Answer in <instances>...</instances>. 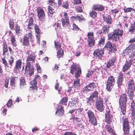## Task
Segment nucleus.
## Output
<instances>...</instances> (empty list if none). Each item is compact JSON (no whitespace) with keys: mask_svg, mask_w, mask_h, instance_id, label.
<instances>
[{"mask_svg":"<svg viewBox=\"0 0 135 135\" xmlns=\"http://www.w3.org/2000/svg\"><path fill=\"white\" fill-rule=\"evenodd\" d=\"M129 31L131 33L135 32V26L133 24L130 25L129 28Z\"/></svg>","mask_w":135,"mask_h":135,"instance_id":"47","label":"nucleus"},{"mask_svg":"<svg viewBox=\"0 0 135 135\" xmlns=\"http://www.w3.org/2000/svg\"><path fill=\"white\" fill-rule=\"evenodd\" d=\"M11 41L14 48L17 45V41L15 38L13 34H12L10 36Z\"/></svg>","mask_w":135,"mask_h":135,"instance_id":"29","label":"nucleus"},{"mask_svg":"<svg viewBox=\"0 0 135 135\" xmlns=\"http://www.w3.org/2000/svg\"><path fill=\"white\" fill-rule=\"evenodd\" d=\"M59 83H57L55 84V88L56 90H57L59 92L61 90L62 88L61 87H59Z\"/></svg>","mask_w":135,"mask_h":135,"instance_id":"55","label":"nucleus"},{"mask_svg":"<svg viewBox=\"0 0 135 135\" xmlns=\"http://www.w3.org/2000/svg\"><path fill=\"white\" fill-rule=\"evenodd\" d=\"M87 36L88 42L89 45L91 46L94 45L95 40L94 37L93 33V32H90L88 33Z\"/></svg>","mask_w":135,"mask_h":135,"instance_id":"10","label":"nucleus"},{"mask_svg":"<svg viewBox=\"0 0 135 135\" xmlns=\"http://www.w3.org/2000/svg\"><path fill=\"white\" fill-rule=\"evenodd\" d=\"M20 88H22L25 87L26 85V81L24 77H22L20 78Z\"/></svg>","mask_w":135,"mask_h":135,"instance_id":"26","label":"nucleus"},{"mask_svg":"<svg viewBox=\"0 0 135 135\" xmlns=\"http://www.w3.org/2000/svg\"><path fill=\"white\" fill-rule=\"evenodd\" d=\"M63 54V51L62 49H61L58 51L57 56L58 58H59L62 56Z\"/></svg>","mask_w":135,"mask_h":135,"instance_id":"40","label":"nucleus"},{"mask_svg":"<svg viewBox=\"0 0 135 135\" xmlns=\"http://www.w3.org/2000/svg\"><path fill=\"white\" fill-rule=\"evenodd\" d=\"M109 25H104L102 29L103 30V33L105 34H107L109 31Z\"/></svg>","mask_w":135,"mask_h":135,"instance_id":"33","label":"nucleus"},{"mask_svg":"<svg viewBox=\"0 0 135 135\" xmlns=\"http://www.w3.org/2000/svg\"><path fill=\"white\" fill-rule=\"evenodd\" d=\"M127 101L126 95L125 94L122 95L119 99V103L122 113L124 115L125 114L126 112Z\"/></svg>","mask_w":135,"mask_h":135,"instance_id":"2","label":"nucleus"},{"mask_svg":"<svg viewBox=\"0 0 135 135\" xmlns=\"http://www.w3.org/2000/svg\"><path fill=\"white\" fill-rule=\"evenodd\" d=\"M35 32L37 33V35L40 33V29L39 28L38 26L36 25H35Z\"/></svg>","mask_w":135,"mask_h":135,"instance_id":"53","label":"nucleus"},{"mask_svg":"<svg viewBox=\"0 0 135 135\" xmlns=\"http://www.w3.org/2000/svg\"><path fill=\"white\" fill-rule=\"evenodd\" d=\"M61 5L62 7L65 9H68L69 8V4L68 1L63 2Z\"/></svg>","mask_w":135,"mask_h":135,"instance_id":"42","label":"nucleus"},{"mask_svg":"<svg viewBox=\"0 0 135 135\" xmlns=\"http://www.w3.org/2000/svg\"><path fill=\"white\" fill-rule=\"evenodd\" d=\"M68 101V99L64 97L61 100L59 103L60 105H62L67 102Z\"/></svg>","mask_w":135,"mask_h":135,"instance_id":"49","label":"nucleus"},{"mask_svg":"<svg viewBox=\"0 0 135 135\" xmlns=\"http://www.w3.org/2000/svg\"><path fill=\"white\" fill-rule=\"evenodd\" d=\"M104 48L106 49L111 52H115L116 51L115 45L114 44L112 45L111 42L108 41L105 44Z\"/></svg>","mask_w":135,"mask_h":135,"instance_id":"9","label":"nucleus"},{"mask_svg":"<svg viewBox=\"0 0 135 135\" xmlns=\"http://www.w3.org/2000/svg\"><path fill=\"white\" fill-rule=\"evenodd\" d=\"M104 54V51L102 49H97L95 50L94 52V55L99 58L102 56Z\"/></svg>","mask_w":135,"mask_h":135,"instance_id":"19","label":"nucleus"},{"mask_svg":"<svg viewBox=\"0 0 135 135\" xmlns=\"http://www.w3.org/2000/svg\"><path fill=\"white\" fill-rule=\"evenodd\" d=\"M40 78V76L38 75H36L35 76L33 80L31 82V86L30 87V89L33 90L37 89V81L39 80Z\"/></svg>","mask_w":135,"mask_h":135,"instance_id":"13","label":"nucleus"},{"mask_svg":"<svg viewBox=\"0 0 135 135\" xmlns=\"http://www.w3.org/2000/svg\"><path fill=\"white\" fill-rule=\"evenodd\" d=\"M97 119H89V122L93 124L96 125L97 124Z\"/></svg>","mask_w":135,"mask_h":135,"instance_id":"50","label":"nucleus"},{"mask_svg":"<svg viewBox=\"0 0 135 135\" xmlns=\"http://www.w3.org/2000/svg\"><path fill=\"white\" fill-rule=\"evenodd\" d=\"M35 55L33 54L29 55L27 57L26 60V63H29L31 64L35 62Z\"/></svg>","mask_w":135,"mask_h":135,"instance_id":"21","label":"nucleus"},{"mask_svg":"<svg viewBox=\"0 0 135 135\" xmlns=\"http://www.w3.org/2000/svg\"><path fill=\"white\" fill-rule=\"evenodd\" d=\"M54 26L56 30L58 31L60 28V24L58 23H56L55 24Z\"/></svg>","mask_w":135,"mask_h":135,"instance_id":"57","label":"nucleus"},{"mask_svg":"<svg viewBox=\"0 0 135 135\" xmlns=\"http://www.w3.org/2000/svg\"><path fill=\"white\" fill-rule=\"evenodd\" d=\"M94 9L98 11H102L104 9V7L102 5H95L93 6Z\"/></svg>","mask_w":135,"mask_h":135,"instance_id":"28","label":"nucleus"},{"mask_svg":"<svg viewBox=\"0 0 135 135\" xmlns=\"http://www.w3.org/2000/svg\"><path fill=\"white\" fill-rule=\"evenodd\" d=\"M87 85L88 87L90 89V91L93 90L96 87L95 83L93 82L90 83Z\"/></svg>","mask_w":135,"mask_h":135,"instance_id":"37","label":"nucleus"},{"mask_svg":"<svg viewBox=\"0 0 135 135\" xmlns=\"http://www.w3.org/2000/svg\"><path fill=\"white\" fill-rule=\"evenodd\" d=\"M71 72L72 74L75 73V76L76 78L79 77L81 73L80 67L78 66L75 64L72 65L71 67Z\"/></svg>","mask_w":135,"mask_h":135,"instance_id":"5","label":"nucleus"},{"mask_svg":"<svg viewBox=\"0 0 135 135\" xmlns=\"http://www.w3.org/2000/svg\"><path fill=\"white\" fill-rule=\"evenodd\" d=\"M48 9L49 12V15L51 17H54V16L53 15V14L55 12V10L53 8V7L49 6L48 7Z\"/></svg>","mask_w":135,"mask_h":135,"instance_id":"27","label":"nucleus"},{"mask_svg":"<svg viewBox=\"0 0 135 135\" xmlns=\"http://www.w3.org/2000/svg\"><path fill=\"white\" fill-rule=\"evenodd\" d=\"M64 113L63 108L62 105H58V108L57 111L56 112V114L57 115L61 116L63 115Z\"/></svg>","mask_w":135,"mask_h":135,"instance_id":"22","label":"nucleus"},{"mask_svg":"<svg viewBox=\"0 0 135 135\" xmlns=\"http://www.w3.org/2000/svg\"><path fill=\"white\" fill-rule=\"evenodd\" d=\"M96 107L98 110L100 112H102L104 110V107L102 101L101 99H98L96 103Z\"/></svg>","mask_w":135,"mask_h":135,"instance_id":"16","label":"nucleus"},{"mask_svg":"<svg viewBox=\"0 0 135 135\" xmlns=\"http://www.w3.org/2000/svg\"><path fill=\"white\" fill-rule=\"evenodd\" d=\"M2 46H3V56H5L6 53H7L8 51V50L7 49V43L5 41H3Z\"/></svg>","mask_w":135,"mask_h":135,"instance_id":"25","label":"nucleus"},{"mask_svg":"<svg viewBox=\"0 0 135 135\" xmlns=\"http://www.w3.org/2000/svg\"><path fill=\"white\" fill-rule=\"evenodd\" d=\"M33 18L32 17H30L28 23V29H31L33 27Z\"/></svg>","mask_w":135,"mask_h":135,"instance_id":"30","label":"nucleus"},{"mask_svg":"<svg viewBox=\"0 0 135 135\" xmlns=\"http://www.w3.org/2000/svg\"><path fill=\"white\" fill-rule=\"evenodd\" d=\"M105 38L104 37H101L100 38L99 43L98 44V47L103 46L104 44Z\"/></svg>","mask_w":135,"mask_h":135,"instance_id":"31","label":"nucleus"},{"mask_svg":"<svg viewBox=\"0 0 135 135\" xmlns=\"http://www.w3.org/2000/svg\"><path fill=\"white\" fill-rule=\"evenodd\" d=\"M112 108L110 104L107 103L105 118H112L114 116V113L112 112Z\"/></svg>","mask_w":135,"mask_h":135,"instance_id":"7","label":"nucleus"},{"mask_svg":"<svg viewBox=\"0 0 135 135\" xmlns=\"http://www.w3.org/2000/svg\"><path fill=\"white\" fill-rule=\"evenodd\" d=\"M83 92L86 93V92H88L90 91V89L88 87V86L87 85L83 88Z\"/></svg>","mask_w":135,"mask_h":135,"instance_id":"62","label":"nucleus"},{"mask_svg":"<svg viewBox=\"0 0 135 135\" xmlns=\"http://www.w3.org/2000/svg\"><path fill=\"white\" fill-rule=\"evenodd\" d=\"M12 104V101L11 99H10L8 102L7 105V106L8 107H11Z\"/></svg>","mask_w":135,"mask_h":135,"instance_id":"60","label":"nucleus"},{"mask_svg":"<svg viewBox=\"0 0 135 135\" xmlns=\"http://www.w3.org/2000/svg\"><path fill=\"white\" fill-rule=\"evenodd\" d=\"M123 79V75L121 73L119 74L118 76L117 80V84L119 88H120L122 85Z\"/></svg>","mask_w":135,"mask_h":135,"instance_id":"24","label":"nucleus"},{"mask_svg":"<svg viewBox=\"0 0 135 135\" xmlns=\"http://www.w3.org/2000/svg\"><path fill=\"white\" fill-rule=\"evenodd\" d=\"M129 127H123V130L124 135L129 134Z\"/></svg>","mask_w":135,"mask_h":135,"instance_id":"35","label":"nucleus"},{"mask_svg":"<svg viewBox=\"0 0 135 135\" xmlns=\"http://www.w3.org/2000/svg\"><path fill=\"white\" fill-rule=\"evenodd\" d=\"M93 98L92 97H90V96L89 98H88L87 100V103L89 105L92 104V103H94V100Z\"/></svg>","mask_w":135,"mask_h":135,"instance_id":"45","label":"nucleus"},{"mask_svg":"<svg viewBox=\"0 0 135 135\" xmlns=\"http://www.w3.org/2000/svg\"><path fill=\"white\" fill-rule=\"evenodd\" d=\"M98 93L97 91H95L90 96V97H92L93 98H97L98 97Z\"/></svg>","mask_w":135,"mask_h":135,"instance_id":"52","label":"nucleus"},{"mask_svg":"<svg viewBox=\"0 0 135 135\" xmlns=\"http://www.w3.org/2000/svg\"><path fill=\"white\" fill-rule=\"evenodd\" d=\"M123 31L119 29L114 30L113 32L108 34V39L112 42H116L119 40V36L123 35Z\"/></svg>","mask_w":135,"mask_h":135,"instance_id":"1","label":"nucleus"},{"mask_svg":"<svg viewBox=\"0 0 135 135\" xmlns=\"http://www.w3.org/2000/svg\"><path fill=\"white\" fill-rule=\"evenodd\" d=\"M115 61V58H112L108 62L107 65V67L108 68H109L112 66L114 64Z\"/></svg>","mask_w":135,"mask_h":135,"instance_id":"32","label":"nucleus"},{"mask_svg":"<svg viewBox=\"0 0 135 135\" xmlns=\"http://www.w3.org/2000/svg\"><path fill=\"white\" fill-rule=\"evenodd\" d=\"M73 30H78L80 29L74 23L73 25Z\"/></svg>","mask_w":135,"mask_h":135,"instance_id":"61","label":"nucleus"},{"mask_svg":"<svg viewBox=\"0 0 135 135\" xmlns=\"http://www.w3.org/2000/svg\"><path fill=\"white\" fill-rule=\"evenodd\" d=\"M123 9L125 13H127L131 11L133 12L135 11L134 10L131 8H126L125 7Z\"/></svg>","mask_w":135,"mask_h":135,"instance_id":"43","label":"nucleus"},{"mask_svg":"<svg viewBox=\"0 0 135 135\" xmlns=\"http://www.w3.org/2000/svg\"><path fill=\"white\" fill-rule=\"evenodd\" d=\"M48 2L49 5L53 6L54 7H55L57 4V3L55 2L54 0H48Z\"/></svg>","mask_w":135,"mask_h":135,"instance_id":"48","label":"nucleus"},{"mask_svg":"<svg viewBox=\"0 0 135 135\" xmlns=\"http://www.w3.org/2000/svg\"><path fill=\"white\" fill-rule=\"evenodd\" d=\"M130 44L129 46L123 51V52L126 54L124 55L128 54L129 57H132L135 55V44L131 43Z\"/></svg>","mask_w":135,"mask_h":135,"instance_id":"3","label":"nucleus"},{"mask_svg":"<svg viewBox=\"0 0 135 135\" xmlns=\"http://www.w3.org/2000/svg\"><path fill=\"white\" fill-rule=\"evenodd\" d=\"M95 70L97 72H98L99 74L100 73L102 74L103 72V71H104V70L103 69L102 67L101 66L100 67L96 68V69Z\"/></svg>","mask_w":135,"mask_h":135,"instance_id":"51","label":"nucleus"},{"mask_svg":"<svg viewBox=\"0 0 135 135\" xmlns=\"http://www.w3.org/2000/svg\"><path fill=\"white\" fill-rule=\"evenodd\" d=\"M84 44L80 43L78 45V49L82 51L84 49Z\"/></svg>","mask_w":135,"mask_h":135,"instance_id":"58","label":"nucleus"},{"mask_svg":"<svg viewBox=\"0 0 135 135\" xmlns=\"http://www.w3.org/2000/svg\"><path fill=\"white\" fill-rule=\"evenodd\" d=\"M103 18L104 21L105 22L108 24L111 23L112 21V18L109 14H105L103 15Z\"/></svg>","mask_w":135,"mask_h":135,"instance_id":"20","label":"nucleus"},{"mask_svg":"<svg viewBox=\"0 0 135 135\" xmlns=\"http://www.w3.org/2000/svg\"><path fill=\"white\" fill-rule=\"evenodd\" d=\"M31 64L29 63H26L25 69V74L30 76H32L34 73V68L31 65Z\"/></svg>","mask_w":135,"mask_h":135,"instance_id":"8","label":"nucleus"},{"mask_svg":"<svg viewBox=\"0 0 135 135\" xmlns=\"http://www.w3.org/2000/svg\"><path fill=\"white\" fill-rule=\"evenodd\" d=\"M22 62L21 59H18L16 61L15 63V65L13 69L15 72H18L21 68Z\"/></svg>","mask_w":135,"mask_h":135,"instance_id":"18","label":"nucleus"},{"mask_svg":"<svg viewBox=\"0 0 135 135\" xmlns=\"http://www.w3.org/2000/svg\"><path fill=\"white\" fill-rule=\"evenodd\" d=\"M90 15L93 18H95L97 15V13L95 10H93L89 13Z\"/></svg>","mask_w":135,"mask_h":135,"instance_id":"41","label":"nucleus"},{"mask_svg":"<svg viewBox=\"0 0 135 135\" xmlns=\"http://www.w3.org/2000/svg\"><path fill=\"white\" fill-rule=\"evenodd\" d=\"M115 83V80L114 77L111 76L108 78L106 84V89L108 91H110L113 87Z\"/></svg>","mask_w":135,"mask_h":135,"instance_id":"4","label":"nucleus"},{"mask_svg":"<svg viewBox=\"0 0 135 135\" xmlns=\"http://www.w3.org/2000/svg\"><path fill=\"white\" fill-rule=\"evenodd\" d=\"M9 24V27L11 30L13 29L14 28V23L12 20H10Z\"/></svg>","mask_w":135,"mask_h":135,"instance_id":"56","label":"nucleus"},{"mask_svg":"<svg viewBox=\"0 0 135 135\" xmlns=\"http://www.w3.org/2000/svg\"><path fill=\"white\" fill-rule=\"evenodd\" d=\"M2 60L3 61V64L4 65V67L6 68V67H9L8 65V64L7 61H6V60L4 58H3L2 59Z\"/></svg>","mask_w":135,"mask_h":135,"instance_id":"59","label":"nucleus"},{"mask_svg":"<svg viewBox=\"0 0 135 135\" xmlns=\"http://www.w3.org/2000/svg\"><path fill=\"white\" fill-rule=\"evenodd\" d=\"M74 84L72 86V89L74 90V92H78L80 89V85L79 79L77 78L74 80Z\"/></svg>","mask_w":135,"mask_h":135,"instance_id":"15","label":"nucleus"},{"mask_svg":"<svg viewBox=\"0 0 135 135\" xmlns=\"http://www.w3.org/2000/svg\"><path fill=\"white\" fill-rule=\"evenodd\" d=\"M29 45V42L28 37L27 36H25L23 38V45L28 46Z\"/></svg>","mask_w":135,"mask_h":135,"instance_id":"36","label":"nucleus"},{"mask_svg":"<svg viewBox=\"0 0 135 135\" xmlns=\"http://www.w3.org/2000/svg\"><path fill=\"white\" fill-rule=\"evenodd\" d=\"M15 77L12 76L10 78V83H15V81L16 80Z\"/></svg>","mask_w":135,"mask_h":135,"instance_id":"64","label":"nucleus"},{"mask_svg":"<svg viewBox=\"0 0 135 135\" xmlns=\"http://www.w3.org/2000/svg\"><path fill=\"white\" fill-rule=\"evenodd\" d=\"M95 70L94 69L89 70L88 71V73L86 74V76L87 77H89L93 74Z\"/></svg>","mask_w":135,"mask_h":135,"instance_id":"46","label":"nucleus"},{"mask_svg":"<svg viewBox=\"0 0 135 135\" xmlns=\"http://www.w3.org/2000/svg\"><path fill=\"white\" fill-rule=\"evenodd\" d=\"M105 130L109 133H111V134L113 135H115V131L112 128L111 126L107 124L105 125Z\"/></svg>","mask_w":135,"mask_h":135,"instance_id":"23","label":"nucleus"},{"mask_svg":"<svg viewBox=\"0 0 135 135\" xmlns=\"http://www.w3.org/2000/svg\"><path fill=\"white\" fill-rule=\"evenodd\" d=\"M102 74V76L103 78H104L107 77L108 73L105 70H104V71H103V72Z\"/></svg>","mask_w":135,"mask_h":135,"instance_id":"63","label":"nucleus"},{"mask_svg":"<svg viewBox=\"0 0 135 135\" xmlns=\"http://www.w3.org/2000/svg\"><path fill=\"white\" fill-rule=\"evenodd\" d=\"M129 59H127L125 62L123 68V71L125 72L128 70L130 67L134 60L132 57H130Z\"/></svg>","mask_w":135,"mask_h":135,"instance_id":"11","label":"nucleus"},{"mask_svg":"<svg viewBox=\"0 0 135 135\" xmlns=\"http://www.w3.org/2000/svg\"><path fill=\"white\" fill-rule=\"evenodd\" d=\"M131 107V118H135V105L134 104L133 105L132 104Z\"/></svg>","mask_w":135,"mask_h":135,"instance_id":"34","label":"nucleus"},{"mask_svg":"<svg viewBox=\"0 0 135 135\" xmlns=\"http://www.w3.org/2000/svg\"><path fill=\"white\" fill-rule=\"evenodd\" d=\"M38 16L40 20H41L44 18L45 15L43 9L40 7H38L37 9Z\"/></svg>","mask_w":135,"mask_h":135,"instance_id":"17","label":"nucleus"},{"mask_svg":"<svg viewBox=\"0 0 135 135\" xmlns=\"http://www.w3.org/2000/svg\"><path fill=\"white\" fill-rule=\"evenodd\" d=\"M122 122L123 127H129V122L128 119H123Z\"/></svg>","mask_w":135,"mask_h":135,"instance_id":"39","label":"nucleus"},{"mask_svg":"<svg viewBox=\"0 0 135 135\" xmlns=\"http://www.w3.org/2000/svg\"><path fill=\"white\" fill-rule=\"evenodd\" d=\"M135 89L134 82L133 79H132L128 82V94L130 95H133Z\"/></svg>","mask_w":135,"mask_h":135,"instance_id":"6","label":"nucleus"},{"mask_svg":"<svg viewBox=\"0 0 135 135\" xmlns=\"http://www.w3.org/2000/svg\"><path fill=\"white\" fill-rule=\"evenodd\" d=\"M87 113L89 118H94L95 116L92 112L89 110L88 111Z\"/></svg>","mask_w":135,"mask_h":135,"instance_id":"44","label":"nucleus"},{"mask_svg":"<svg viewBox=\"0 0 135 135\" xmlns=\"http://www.w3.org/2000/svg\"><path fill=\"white\" fill-rule=\"evenodd\" d=\"M64 16L61 20L62 25L65 27H68L69 25L68 16L66 12H64Z\"/></svg>","mask_w":135,"mask_h":135,"instance_id":"14","label":"nucleus"},{"mask_svg":"<svg viewBox=\"0 0 135 135\" xmlns=\"http://www.w3.org/2000/svg\"><path fill=\"white\" fill-rule=\"evenodd\" d=\"M55 47L57 50L58 49H60L61 47V44L59 42H57L55 41Z\"/></svg>","mask_w":135,"mask_h":135,"instance_id":"54","label":"nucleus"},{"mask_svg":"<svg viewBox=\"0 0 135 135\" xmlns=\"http://www.w3.org/2000/svg\"><path fill=\"white\" fill-rule=\"evenodd\" d=\"M80 112L76 109H74L70 110L68 114L70 115L71 118H78V117H80L81 115L79 114Z\"/></svg>","mask_w":135,"mask_h":135,"instance_id":"12","label":"nucleus"},{"mask_svg":"<svg viewBox=\"0 0 135 135\" xmlns=\"http://www.w3.org/2000/svg\"><path fill=\"white\" fill-rule=\"evenodd\" d=\"M14 62V59L13 57L12 56L10 57L8 60V62L9 63L8 64L9 65V67L10 68H12V66Z\"/></svg>","mask_w":135,"mask_h":135,"instance_id":"38","label":"nucleus"}]
</instances>
